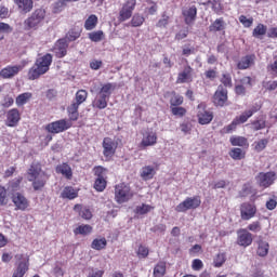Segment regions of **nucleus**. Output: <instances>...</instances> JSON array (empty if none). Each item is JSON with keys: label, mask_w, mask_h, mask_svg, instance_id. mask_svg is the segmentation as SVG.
Listing matches in <instances>:
<instances>
[{"label": "nucleus", "mask_w": 277, "mask_h": 277, "mask_svg": "<svg viewBox=\"0 0 277 277\" xmlns=\"http://www.w3.org/2000/svg\"><path fill=\"white\" fill-rule=\"evenodd\" d=\"M51 64H53V55L49 53L37 58L34 66L28 71V79L30 81H36V79H40L42 75H47V72H49Z\"/></svg>", "instance_id": "1"}, {"label": "nucleus", "mask_w": 277, "mask_h": 277, "mask_svg": "<svg viewBox=\"0 0 277 277\" xmlns=\"http://www.w3.org/2000/svg\"><path fill=\"white\" fill-rule=\"evenodd\" d=\"M45 16L47 12L43 9H37L27 19H25V29H37L40 27V23L44 21Z\"/></svg>", "instance_id": "2"}, {"label": "nucleus", "mask_w": 277, "mask_h": 277, "mask_svg": "<svg viewBox=\"0 0 277 277\" xmlns=\"http://www.w3.org/2000/svg\"><path fill=\"white\" fill-rule=\"evenodd\" d=\"M133 198V193H131V187L126 184H119L115 187V200L118 205L129 202Z\"/></svg>", "instance_id": "3"}, {"label": "nucleus", "mask_w": 277, "mask_h": 277, "mask_svg": "<svg viewBox=\"0 0 277 277\" xmlns=\"http://www.w3.org/2000/svg\"><path fill=\"white\" fill-rule=\"evenodd\" d=\"M200 197H188L183 202L179 203L175 208L177 213H185V211H189L192 209H198L201 205Z\"/></svg>", "instance_id": "4"}, {"label": "nucleus", "mask_w": 277, "mask_h": 277, "mask_svg": "<svg viewBox=\"0 0 277 277\" xmlns=\"http://www.w3.org/2000/svg\"><path fill=\"white\" fill-rule=\"evenodd\" d=\"M72 124L70 121L66 119H61L54 122L49 123L45 129L49 133H64V131H68Z\"/></svg>", "instance_id": "5"}, {"label": "nucleus", "mask_w": 277, "mask_h": 277, "mask_svg": "<svg viewBox=\"0 0 277 277\" xmlns=\"http://www.w3.org/2000/svg\"><path fill=\"white\" fill-rule=\"evenodd\" d=\"M136 3V0H128L126 3H123L121 10L119 11V21L121 23L129 21V18L133 16V10H135Z\"/></svg>", "instance_id": "6"}, {"label": "nucleus", "mask_w": 277, "mask_h": 277, "mask_svg": "<svg viewBox=\"0 0 277 277\" xmlns=\"http://www.w3.org/2000/svg\"><path fill=\"white\" fill-rule=\"evenodd\" d=\"M226 101H228V91L221 84L217 87V90L213 95V103L217 107H224Z\"/></svg>", "instance_id": "7"}, {"label": "nucleus", "mask_w": 277, "mask_h": 277, "mask_svg": "<svg viewBox=\"0 0 277 277\" xmlns=\"http://www.w3.org/2000/svg\"><path fill=\"white\" fill-rule=\"evenodd\" d=\"M252 234L248 229H238L237 230V245L241 248H248L252 246Z\"/></svg>", "instance_id": "8"}, {"label": "nucleus", "mask_w": 277, "mask_h": 277, "mask_svg": "<svg viewBox=\"0 0 277 277\" xmlns=\"http://www.w3.org/2000/svg\"><path fill=\"white\" fill-rule=\"evenodd\" d=\"M197 109V118L199 124H209L211 120H213V113L206 110L205 104H199Z\"/></svg>", "instance_id": "9"}, {"label": "nucleus", "mask_w": 277, "mask_h": 277, "mask_svg": "<svg viewBox=\"0 0 277 277\" xmlns=\"http://www.w3.org/2000/svg\"><path fill=\"white\" fill-rule=\"evenodd\" d=\"M241 220H252L256 215V206L245 202L240 206Z\"/></svg>", "instance_id": "10"}, {"label": "nucleus", "mask_w": 277, "mask_h": 277, "mask_svg": "<svg viewBox=\"0 0 277 277\" xmlns=\"http://www.w3.org/2000/svg\"><path fill=\"white\" fill-rule=\"evenodd\" d=\"M256 181L261 187H269L276 181V173L267 172V173H260L256 176Z\"/></svg>", "instance_id": "11"}, {"label": "nucleus", "mask_w": 277, "mask_h": 277, "mask_svg": "<svg viewBox=\"0 0 277 277\" xmlns=\"http://www.w3.org/2000/svg\"><path fill=\"white\" fill-rule=\"evenodd\" d=\"M12 202L15 205V209L18 211H25L29 207V201L21 193H15L12 196Z\"/></svg>", "instance_id": "12"}, {"label": "nucleus", "mask_w": 277, "mask_h": 277, "mask_svg": "<svg viewBox=\"0 0 277 277\" xmlns=\"http://www.w3.org/2000/svg\"><path fill=\"white\" fill-rule=\"evenodd\" d=\"M21 70H23V65L8 66L1 69L0 77H2V79H12V77H16Z\"/></svg>", "instance_id": "13"}, {"label": "nucleus", "mask_w": 277, "mask_h": 277, "mask_svg": "<svg viewBox=\"0 0 277 277\" xmlns=\"http://www.w3.org/2000/svg\"><path fill=\"white\" fill-rule=\"evenodd\" d=\"M103 148H104V157H114L116 154V142L109 137H105L103 141Z\"/></svg>", "instance_id": "14"}, {"label": "nucleus", "mask_w": 277, "mask_h": 277, "mask_svg": "<svg viewBox=\"0 0 277 277\" xmlns=\"http://www.w3.org/2000/svg\"><path fill=\"white\" fill-rule=\"evenodd\" d=\"M256 60V55L249 54L240 58V61L237 64V67L239 70H246L250 68V66H254V62Z\"/></svg>", "instance_id": "15"}, {"label": "nucleus", "mask_w": 277, "mask_h": 277, "mask_svg": "<svg viewBox=\"0 0 277 277\" xmlns=\"http://www.w3.org/2000/svg\"><path fill=\"white\" fill-rule=\"evenodd\" d=\"M14 3L22 14H27L34 10V0H14Z\"/></svg>", "instance_id": "16"}, {"label": "nucleus", "mask_w": 277, "mask_h": 277, "mask_svg": "<svg viewBox=\"0 0 277 277\" xmlns=\"http://www.w3.org/2000/svg\"><path fill=\"white\" fill-rule=\"evenodd\" d=\"M198 14V9L196 6H190L183 10V16L186 25H192L196 21V15Z\"/></svg>", "instance_id": "17"}, {"label": "nucleus", "mask_w": 277, "mask_h": 277, "mask_svg": "<svg viewBox=\"0 0 277 277\" xmlns=\"http://www.w3.org/2000/svg\"><path fill=\"white\" fill-rule=\"evenodd\" d=\"M19 120H21V114L18 113V109L13 108L8 111V115H6L8 127H16Z\"/></svg>", "instance_id": "18"}, {"label": "nucleus", "mask_w": 277, "mask_h": 277, "mask_svg": "<svg viewBox=\"0 0 277 277\" xmlns=\"http://www.w3.org/2000/svg\"><path fill=\"white\" fill-rule=\"evenodd\" d=\"M44 174L42 172V167L38 162H32L28 170V181H34V179Z\"/></svg>", "instance_id": "19"}, {"label": "nucleus", "mask_w": 277, "mask_h": 277, "mask_svg": "<svg viewBox=\"0 0 277 277\" xmlns=\"http://www.w3.org/2000/svg\"><path fill=\"white\" fill-rule=\"evenodd\" d=\"M47 181H49V176L45 173H43V174L35 177L30 182L32 183V187H34L35 192H40V189H42L44 187V185H47Z\"/></svg>", "instance_id": "20"}, {"label": "nucleus", "mask_w": 277, "mask_h": 277, "mask_svg": "<svg viewBox=\"0 0 277 277\" xmlns=\"http://www.w3.org/2000/svg\"><path fill=\"white\" fill-rule=\"evenodd\" d=\"M157 144V134L155 132H146L143 136L141 145L144 147L155 146Z\"/></svg>", "instance_id": "21"}, {"label": "nucleus", "mask_w": 277, "mask_h": 277, "mask_svg": "<svg viewBox=\"0 0 277 277\" xmlns=\"http://www.w3.org/2000/svg\"><path fill=\"white\" fill-rule=\"evenodd\" d=\"M56 55L58 57H65L66 53H67V49H68V42L66 41V39H60L56 42Z\"/></svg>", "instance_id": "22"}, {"label": "nucleus", "mask_w": 277, "mask_h": 277, "mask_svg": "<svg viewBox=\"0 0 277 277\" xmlns=\"http://www.w3.org/2000/svg\"><path fill=\"white\" fill-rule=\"evenodd\" d=\"M192 70L190 66L184 67L183 71L177 76V83H187L192 79Z\"/></svg>", "instance_id": "23"}, {"label": "nucleus", "mask_w": 277, "mask_h": 277, "mask_svg": "<svg viewBox=\"0 0 277 277\" xmlns=\"http://www.w3.org/2000/svg\"><path fill=\"white\" fill-rule=\"evenodd\" d=\"M29 269V265L27 264L26 261H22L18 263L17 268L13 273L12 277H23L25 274H27V271Z\"/></svg>", "instance_id": "24"}, {"label": "nucleus", "mask_w": 277, "mask_h": 277, "mask_svg": "<svg viewBox=\"0 0 277 277\" xmlns=\"http://www.w3.org/2000/svg\"><path fill=\"white\" fill-rule=\"evenodd\" d=\"M155 174H156L155 167L145 166L142 168L141 176H142V179H144V181H150V179H153V176H155Z\"/></svg>", "instance_id": "25"}, {"label": "nucleus", "mask_w": 277, "mask_h": 277, "mask_svg": "<svg viewBox=\"0 0 277 277\" xmlns=\"http://www.w3.org/2000/svg\"><path fill=\"white\" fill-rule=\"evenodd\" d=\"M224 29H226V23H224L222 18L215 19L214 23L209 26V31L212 32L224 31Z\"/></svg>", "instance_id": "26"}, {"label": "nucleus", "mask_w": 277, "mask_h": 277, "mask_svg": "<svg viewBox=\"0 0 277 277\" xmlns=\"http://www.w3.org/2000/svg\"><path fill=\"white\" fill-rule=\"evenodd\" d=\"M258 255L259 256H267L269 253V243L264 240L258 241Z\"/></svg>", "instance_id": "27"}, {"label": "nucleus", "mask_w": 277, "mask_h": 277, "mask_svg": "<svg viewBox=\"0 0 277 277\" xmlns=\"http://www.w3.org/2000/svg\"><path fill=\"white\" fill-rule=\"evenodd\" d=\"M67 111L69 114V120H78L79 119V104L72 103Z\"/></svg>", "instance_id": "28"}, {"label": "nucleus", "mask_w": 277, "mask_h": 277, "mask_svg": "<svg viewBox=\"0 0 277 277\" xmlns=\"http://www.w3.org/2000/svg\"><path fill=\"white\" fill-rule=\"evenodd\" d=\"M97 23H98V17H96V15H90L84 23V28L87 29V31H92V29L96 27Z\"/></svg>", "instance_id": "29"}, {"label": "nucleus", "mask_w": 277, "mask_h": 277, "mask_svg": "<svg viewBox=\"0 0 277 277\" xmlns=\"http://www.w3.org/2000/svg\"><path fill=\"white\" fill-rule=\"evenodd\" d=\"M107 247V239L102 238V239H94L91 243V248L93 250H105V248Z\"/></svg>", "instance_id": "30"}, {"label": "nucleus", "mask_w": 277, "mask_h": 277, "mask_svg": "<svg viewBox=\"0 0 277 277\" xmlns=\"http://www.w3.org/2000/svg\"><path fill=\"white\" fill-rule=\"evenodd\" d=\"M113 90H114V84L106 83L101 88V90L97 94H100V96H104L106 98H109L111 96V91Z\"/></svg>", "instance_id": "31"}, {"label": "nucleus", "mask_w": 277, "mask_h": 277, "mask_svg": "<svg viewBox=\"0 0 277 277\" xmlns=\"http://www.w3.org/2000/svg\"><path fill=\"white\" fill-rule=\"evenodd\" d=\"M107 101H109V97L97 94V97L94 102V107H97V109H105V107H107Z\"/></svg>", "instance_id": "32"}, {"label": "nucleus", "mask_w": 277, "mask_h": 277, "mask_svg": "<svg viewBox=\"0 0 277 277\" xmlns=\"http://www.w3.org/2000/svg\"><path fill=\"white\" fill-rule=\"evenodd\" d=\"M229 142L232 146H248V138L243 136H233Z\"/></svg>", "instance_id": "33"}, {"label": "nucleus", "mask_w": 277, "mask_h": 277, "mask_svg": "<svg viewBox=\"0 0 277 277\" xmlns=\"http://www.w3.org/2000/svg\"><path fill=\"white\" fill-rule=\"evenodd\" d=\"M62 198H68L69 200H74V198H77V193L75 192V188L72 186H67L62 192Z\"/></svg>", "instance_id": "34"}, {"label": "nucleus", "mask_w": 277, "mask_h": 277, "mask_svg": "<svg viewBox=\"0 0 277 277\" xmlns=\"http://www.w3.org/2000/svg\"><path fill=\"white\" fill-rule=\"evenodd\" d=\"M105 187H107V181L105 177H96L94 189H96V192H105Z\"/></svg>", "instance_id": "35"}, {"label": "nucleus", "mask_w": 277, "mask_h": 277, "mask_svg": "<svg viewBox=\"0 0 277 277\" xmlns=\"http://www.w3.org/2000/svg\"><path fill=\"white\" fill-rule=\"evenodd\" d=\"M267 34V26L263 24H259L254 29H253V37L254 38H261V36H265Z\"/></svg>", "instance_id": "36"}, {"label": "nucleus", "mask_w": 277, "mask_h": 277, "mask_svg": "<svg viewBox=\"0 0 277 277\" xmlns=\"http://www.w3.org/2000/svg\"><path fill=\"white\" fill-rule=\"evenodd\" d=\"M254 110H246L239 117H236L235 120H237L238 124H243V122H248V118H252Z\"/></svg>", "instance_id": "37"}, {"label": "nucleus", "mask_w": 277, "mask_h": 277, "mask_svg": "<svg viewBox=\"0 0 277 277\" xmlns=\"http://www.w3.org/2000/svg\"><path fill=\"white\" fill-rule=\"evenodd\" d=\"M221 83L224 85V88H233V77L230 74H222Z\"/></svg>", "instance_id": "38"}, {"label": "nucleus", "mask_w": 277, "mask_h": 277, "mask_svg": "<svg viewBox=\"0 0 277 277\" xmlns=\"http://www.w3.org/2000/svg\"><path fill=\"white\" fill-rule=\"evenodd\" d=\"M75 235H90L92 233V226L80 225L74 230Z\"/></svg>", "instance_id": "39"}, {"label": "nucleus", "mask_w": 277, "mask_h": 277, "mask_svg": "<svg viewBox=\"0 0 277 277\" xmlns=\"http://www.w3.org/2000/svg\"><path fill=\"white\" fill-rule=\"evenodd\" d=\"M56 171L63 174L64 176H67V179H70V176H72V170L69 168L68 164H62L57 167Z\"/></svg>", "instance_id": "40"}, {"label": "nucleus", "mask_w": 277, "mask_h": 277, "mask_svg": "<svg viewBox=\"0 0 277 277\" xmlns=\"http://www.w3.org/2000/svg\"><path fill=\"white\" fill-rule=\"evenodd\" d=\"M72 2V0H58L54 3V12L57 14L58 12H62L68 3Z\"/></svg>", "instance_id": "41"}, {"label": "nucleus", "mask_w": 277, "mask_h": 277, "mask_svg": "<svg viewBox=\"0 0 277 277\" xmlns=\"http://www.w3.org/2000/svg\"><path fill=\"white\" fill-rule=\"evenodd\" d=\"M229 156L232 157V159L239 161V160L243 159L245 154H243V150H241V148H233L229 151Z\"/></svg>", "instance_id": "42"}, {"label": "nucleus", "mask_w": 277, "mask_h": 277, "mask_svg": "<svg viewBox=\"0 0 277 277\" xmlns=\"http://www.w3.org/2000/svg\"><path fill=\"white\" fill-rule=\"evenodd\" d=\"M29 98H31V93H23V94H19L17 97H16V105L18 107H21V105H25V103H27L29 101Z\"/></svg>", "instance_id": "43"}, {"label": "nucleus", "mask_w": 277, "mask_h": 277, "mask_svg": "<svg viewBox=\"0 0 277 277\" xmlns=\"http://www.w3.org/2000/svg\"><path fill=\"white\" fill-rule=\"evenodd\" d=\"M85 98H88V92L85 90H80L76 93V104L81 105V103H85Z\"/></svg>", "instance_id": "44"}, {"label": "nucleus", "mask_w": 277, "mask_h": 277, "mask_svg": "<svg viewBox=\"0 0 277 277\" xmlns=\"http://www.w3.org/2000/svg\"><path fill=\"white\" fill-rule=\"evenodd\" d=\"M80 36H81V31L80 30L71 29V30H69L67 32L66 40H68V42H75V40L80 38Z\"/></svg>", "instance_id": "45"}, {"label": "nucleus", "mask_w": 277, "mask_h": 277, "mask_svg": "<svg viewBox=\"0 0 277 277\" xmlns=\"http://www.w3.org/2000/svg\"><path fill=\"white\" fill-rule=\"evenodd\" d=\"M267 144H269V140L262 138L254 143V146H255L254 148L258 153H261V150H265V148L267 147Z\"/></svg>", "instance_id": "46"}, {"label": "nucleus", "mask_w": 277, "mask_h": 277, "mask_svg": "<svg viewBox=\"0 0 277 277\" xmlns=\"http://www.w3.org/2000/svg\"><path fill=\"white\" fill-rule=\"evenodd\" d=\"M132 27H141V25H144V16L140 14L133 15L131 19Z\"/></svg>", "instance_id": "47"}, {"label": "nucleus", "mask_w": 277, "mask_h": 277, "mask_svg": "<svg viewBox=\"0 0 277 277\" xmlns=\"http://www.w3.org/2000/svg\"><path fill=\"white\" fill-rule=\"evenodd\" d=\"M214 267H222V265H224V263H226V255L224 253H219L215 258H214Z\"/></svg>", "instance_id": "48"}, {"label": "nucleus", "mask_w": 277, "mask_h": 277, "mask_svg": "<svg viewBox=\"0 0 277 277\" xmlns=\"http://www.w3.org/2000/svg\"><path fill=\"white\" fill-rule=\"evenodd\" d=\"M163 274H166V264L160 263V264L156 265L154 268V276L161 277V276H163Z\"/></svg>", "instance_id": "49"}, {"label": "nucleus", "mask_w": 277, "mask_h": 277, "mask_svg": "<svg viewBox=\"0 0 277 277\" xmlns=\"http://www.w3.org/2000/svg\"><path fill=\"white\" fill-rule=\"evenodd\" d=\"M153 209L149 205H142L137 206L135 209V212L138 213V215H146V213H149V211Z\"/></svg>", "instance_id": "50"}, {"label": "nucleus", "mask_w": 277, "mask_h": 277, "mask_svg": "<svg viewBox=\"0 0 277 277\" xmlns=\"http://www.w3.org/2000/svg\"><path fill=\"white\" fill-rule=\"evenodd\" d=\"M89 38L90 40H92V42H101V40H103V31L97 30V31L90 32Z\"/></svg>", "instance_id": "51"}, {"label": "nucleus", "mask_w": 277, "mask_h": 277, "mask_svg": "<svg viewBox=\"0 0 277 277\" xmlns=\"http://www.w3.org/2000/svg\"><path fill=\"white\" fill-rule=\"evenodd\" d=\"M171 107H179V105H183V96L173 95L170 100Z\"/></svg>", "instance_id": "52"}, {"label": "nucleus", "mask_w": 277, "mask_h": 277, "mask_svg": "<svg viewBox=\"0 0 277 277\" xmlns=\"http://www.w3.org/2000/svg\"><path fill=\"white\" fill-rule=\"evenodd\" d=\"M171 111L173 116H180V118H183L185 114H187V110L184 107L174 106L171 108Z\"/></svg>", "instance_id": "53"}, {"label": "nucleus", "mask_w": 277, "mask_h": 277, "mask_svg": "<svg viewBox=\"0 0 277 277\" xmlns=\"http://www.w3.org/2000/svg\"><path fill=\"white\" fill-rule=\"evenodd\" d=\"M79 215L83 220H92V211H90V209H88V208H81Z\"/></svg>", "instance_id": "54"}, {"label": "nucleus", "mask_w": 277, "mask_h": 277, "mask_svg": "<svg viewBox=\"0 0 277 277\" xmlns=\"http://www.w3.org/2000/svg\"><path fill=\"white\" fill-rule=\"evenodd\" d=\"M0 205H8V190L3 186H0Z\"/></svg>", "instance_id": "55"}, {"label": "nucleus", "mask_w": 277, "mask_h": 277, "mask_svg": "<svg viewBox=\"0 0 277 277\" xmlns=\"http://www.w3.org/2000/svg\"><path fill=\"white\" fill-rule=\"evenodd\" d=\"M136 254L138 259H146V256H148V248L141 245Z\"/></svg>", "instance_id": "56"}, {"label": "nucleus", "mask_w": 277, "mask_h": 277, "mask_svg": "<svg viewBox=\"0 0 277 277\" xmlns=\"http://www.w3.org/2000/svg\"><path fill=\"white\" fill-rule=\"evenodd\" d=\"M107 172V169L103 167H95L94 168V174L97 176V179H105V174Z\"/></svg>", "instance_id": "57"}, {"label": "nucleus", "mask_w": 277, "mask_h": 277, "mask_svg": "<svg viewBox=\"0 0 277 277\" xmlns=\"http://www.w3.org/2000/svg\"><path fill=\"white\" fill-rule=\"evenodd\" d=\"M250 194H254V189L252 188V186L248 184L243 185L240 192V196L246 197V196H250Z\"/></svg>", "instance_id": "58"}, {"label": "nucleus", "mask_w": 277, "mask_h": 277, "mask_svg": "<svg viewBox=\"0 0 277 277\" xmlns=\"http://www.w3.org/2000/svg\"><path fill=\"white\" fill-rule=\"evenodd\" d=\"M180 130L184 135H187L188 133L192 132V123L183 122L180 124Z\"/></svg>", "instance_id": "59"}, {"label": "nucleus", "mask_w": 277, "mask_h": 277, "mask_svg": "<svg viewBox=\"0 0 277 277\" xmlns=\"http://www.w3.org/2000/svg\"><path fill=\"white\" fill-rule=\"evenodd\" d=\"M261 129H265V121L264 120H258L252 123V130L253 131H261Z\"/></svg>", "instance_id": "60"}, {"label": "nucleus", "mask_w": 277, "mask_h": 277, "mask_svg": "<svg viewBox=\"0 0 277 277\" xmlns=\"http://www.w3.org/2000/svg\"><path fill=\"white\" fill-rule=\"evenodd\" d=\"M240 23L245 26V27H252V23L253 19L252 18H248L246 17V15H241L239 17Z\"/></svg>", "instance_id": "61"}, {"label": "nucleus", "mask_w": 277, "mask_h": 277, "mask_svg": "<svg viewBox=\"0 0 277 277\" xmlns=\"http://www.w3.org/2000/svg\"><path fill=\"white\" fill-rule=\"evenodd\" d=\"M192 267L195 272H200L203 267L202 261L199 259L194 260Z\"/></svg>", "instance_id": "62"}, {"label": "nucleus", "mask_w": 277, "mask_h": 277, "mask_svg": "<svg viewBox=\"0 0 277 277\" xmlns=\"http://www.w3.org/2000/svg\"><path fill=\"white\" fill-rule=\"evenodd\" d=\"M248 228L252 233H259V230H261V223L260 222H253V223L248 225Z\"/></svg>", "instance_id": "63"}, {"label": "nucleus", "mask_w": 277, "mask_h": 277, "mask_svg": "<svg viewBox=\"0 0 277 277\" xmlns=\"http://www.w3.org/2000/svg\"><path fill=\"white\" fill-rule=\"evenodd\" d=\"M206 79H216L217 77V71L215 69H209L205 72Z\"/></svg>", "instance_id": "64"}]
</instances>
